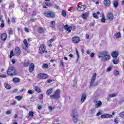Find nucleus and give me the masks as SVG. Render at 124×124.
<instances>
[{
    "label": "nucleus",
    "instance_id": "f257e3e1",
    "mask_svg": "<svg viewBox=\"0 0 124 124\" xmlns=\"http://www.w3.org/2000/svg\"><path fill=\"white\" fill-rule=\"evenodd\" d=\"M72 117L73 118V121L75 123L78 122V115L77 113V110L76 109H73L72 112Z\"/></svg>",
    "mask_w": 124,
    "mask_h": 124
},
{
    "label": "nucleus",
    "instance_id": "f03ea898",
    "mask_svg": "<svg viewBox=\"0 0 124 124\" xmlns=\"http://www.w3.org/2000/svg\"><path fill=\"white\" fill-rule=\"evenodd\" d=\"M60 93L61 91L59 89L56 90L54 94L50 95L51 99H58V98H60Z\"/></svg>",
    "mask_w": 124,
    "mask_h": 124
},
{
    "label": "nucleus",
    "instance_id": "7ed1b4c3",
    "mask_svg": "<svg viewBox=\"0 0 124 124\" xmlns=\"http://www.w3.org/2000/svg\"><path fill=\"white\" fill-rule=\"evenodd\" d=\"M111 58V56L107 54V55H105L103 56H98V58L101 59L102 61H104V62H106V61H109Z\"/></svg>",
    "mask_w": 124,
    "mask_h": 124
},
{
    "label": "nucleus",
    "instance_id": "20e7f679",
    "mask_svg": "<svg viewBox=\"0 0 124 124\" xmlns=\"http://www.w3.org/2000/svg\"><path fill=\"white\" fill-rule=\"evenodd\" d=\"M15 69L13 67H11L9 68L7 71V74L8 75H10L11 76L12 75H15Z\"/></svg>",
    "mask_w": 124,
    "mask_h": 124
},
{
    "label": "nucleus",
    "instance_id": "39448f33",
    "mask_svg": "<svg viewBox=\"0 0 124 124\" xmlns=\"http://www.w3.org/2000/svg\"><path fill=\"white\" fill-rule=\"evenodd\" d=\"M44 15L46 16V17H48L49 18H53L54 16H55V14L53 13V12H46L44 13Z\"/></svg>",
    "mask_w": 124,
    "mask_h": 124
},
{
    "label": "nucleus",
    "instance_id": "423d86ee",
    "mask_svg": "<svg viewBox=\"0 0 124 124\" xmlns=\"http://www.w3.org/2000/svg\"><path fill=\"white\" fill-rule=\"evenodd\" d=\"M112 117L113 115L107 113H104L101 116V119H110Z\"/></svg>",
    "mask_w": 124,
    "mask_h": 124
},
{
    "label": "nucleus",
    "instance_id": "0eeeda50",
    "mask_svg": "<svg viewBox=\"0 0 124 124\" xmlns=\"http://www.w3.org/2000/svg\"><path fill=\"white\" fill-rule=\"evenodd\" d=\"M46 47L44 45H42L40 46L39 48V53L40 54H43L45 52Z\"/></svg>",
    "mask_w": 124,
    "mask_h": 124
},
{
    "label": "nucleus",
    "instance_id": "6e6552de",
    "mask_svg": "<svg viewBox=\"0 0 124 124\" xmlns=\"http://www.w3.org/2000/svg\"><path fill=\"white\" fill-rule=\"evenodd\" d=\"M38 78L39 79H46L48 78V76L45 74H39L38 75Z\"/></svg>",
    "mask_w": 124,
    "mask_h": 124
},
{
    "label": "nucleus",
    "instance_id": "1a4fd4ad",
    "mask_svg": "<svg viewBox=\"0 0 124 124\" xmlns=\"http://www.w3.org/2000/svg\"><path fill=\"white\" fill-rule=\"evenodd\" d=\"M94 103H95V108H99L101 105H102V102L100 101H93Z\"/></svg>",
    "mask_w": 124,
    "mask_h": 124
},
{
    "label": "nucleus",
    "instance_id": "9d476101",
    "mask_svg": "<svg viewBox=\"0 0 124 124\" xmlns=\"http://www.w3.org/2000/svg\"><path fill=\"white\" fill-rule=\"evenodd\" d=\"M80 41V38L79 37H74L72 38V42L73 43H75L76 44H77L78 42Z\"/></svg>",
    "mask_w": 124,
    "mask_h": 124
},
{
    "label": "nucleus",
    "instance_id": "9b49d317",
    "mask_svg": "<svg viewBox=\"0 0 124 124\" xmlns=\"http://www.w3.org/2000/svg\"><path fill=\"white\" fill-rule=\"evenodd\" d=\"M86 8V5H82L77 8L78 11H84Z\"/></svg>",
    "mask_w": 124,
    "mask_h": 124
},
{
    "label": "nucleus",
    "instance_id": "f8f14e48",
    "mask_svg": "<svg viewBox=\"0 0 124 124\" xmlns=\"http://www.w3.org/2000/svg\"><path fill=\"white\" fill-rule=\"evenodd\" d=\"M114 18V16H113V14L112 13H109L108 15V21H112L113 20V18Z\"/></svg>",
    "mask_w": 124,
    "mask_h": 124
},
{
    "label": "nucleus",
    "instance_id": "ddd939ff",
    "mask_svg": "<svg viewBox=\"0 0 124 124\" xmlns=\"http://www.w3.org/2000/svg\"><path fill=\"white\" fill-rule=\"evenodd\" d=\"M64 29L66 31H69V32H70V31H71V30H72V27L71 26L68 27L67 26V25H66L64 26Z\"/></svg>",
    "mask_w": 124,
    "mask_h": 124
},
{
    "label": "nucleus",
    "instance_id": "4468645a",
    "mask_svg": "<svg viewBox=\"0 0 124 124\" xmlns=\"http://www.w3.org/2000/svg\"><path fill=\"white\" fill-rule=\"evenodd\" d=\"M86 98H87V95L86 93H84L82 94L81 98L80 100L81 102L83 103L84 102V101L85 100Z\"/></svg>",
    "mask_w": 124,
    "mask_h": 124
},
{
    "label": "nucleus",
    "instance_id": "2eb2a0df",
    "mask_svg": "<svg viewBox=\"0 0 124 124\" xmlns=\"http://www.w3.org/2000/svg\"><path fill=\"white\" fill-rule=\"evenodd\" d=\"M34 68V64H33V63H32L30 65V67L29 68L30 72H32V71H33Z\"/></svg>",
    "mask_w": 124,
    "mask_h": 124
},
{
    "label": "nucleus",
    "instance_id": "dca6fc26",
    "mask_svg": "<svg viewBox=\"0 0 124 124\" xmlns=\"http://www.w3.org/2000/svg\"><path fill=\"white\" fill-rule=\"evenodd\" d=\"M103 3L106 6H109V5L111 4V2L109 1V0H104L103 1Z\"/></svg>",
    "mask_w": 124,
    "mask_h": 124
},
{
    "label": "nucleus",
    "instance_id": "f3484780",
    "mask_svg": "<svg viewBox=\"0 0 124 124\" xmlns=\"http://www.w3.org/2000/svg\"><path fill=\"white\" fill-rule=\"evenodd\" d=\"M118 55L119 53H118V52L116 51H113L111 54L112 57L114 59H116V58H117V57H118Z\"/></svg>",
    "mask_w": 124,
    "mask_h": 124
},
{
    "label": "nucleus",
    "instance_id": "a211bd4d",
    "mask_svg": "<svg viewBox=\"0 0 124 124\" xmlns=\"http://www.w3.org/2000/svg\"><path fill=\"white\" fill-rule=\"evenodd\" d=\"M15 53L17 56H19L21 53V50L19 47H16L15 48Z\"/></svg>",
    "mask_w": 124,
    "mask_h": 124
},
{
    "label": "nucleus",
    "instance_id": "6ab92c4d",
    "mask_svg": "<svg viewBox=\"0 0 124 124\" xmlns=\"http://www.w3.org/2000/svg\"><path fill=\"white\" fill-rule=\"evenodd\" d=\"M1 38L2 40L5 41L6 40V38H7V35L6 33H4L1 35Z\"/></svg>",
    "mask_w": 124,
    "mask_h": 124
},
{
    "label": "nucleus",
    "instance_id": "aec40b11",
    "mask_svg": "<svg viewBox=\"0 0 124 124\" xmlns=\"http://www.w3.org/2000/svg\"><path fill=\"white\" fill-rule=\"evenodd\" d=\"M100 55L99 56H101L102 57H103V56H106L107 55H108V51H101L100 52Z\"/></svg>",
    "mask_w": 124,
    "mask_h": 124
},
{
    "label": "nucleus",
    "instance_id": "412c9836",
    "mask_svg": "<svg viewBox=\"0 0 124 124\" xmlns=\"http://www.w3.org/2000/svg\"><path fill=\"white\" fill-rule=\"evenodd\" d=\"M53 93V88H50V89H48V90H47L46 94L47 95H50V94H51V93Z\"/></svg>",
    "mask_w": 124,
    "mask_h": 124
},
{
    "label": "nucleus",
    "instance_id": "4be33fe9",
    "mask_svg": "<svg viewBox=\"0 0 124 124\" xmlns=\"http://www.w3.org/2000/svg\"><path fill=\"white\" fill-rule=\"evenodd\" d=\"M4 87L7 90H10L11 89V86L6 83H4Z\"/></svg>",
    "mask_w": 124,
    "mask_h": 124
},
{
    "label": "nucleus",
    "instance_id": "5701e85b",
    "mask_svg": "<svg viewBox=\"0 0 124 124\" xmlns=\"http://www.w3.org/2000/svg\"><path fill=\"white\" fill-rule=\"evenodd\" d=\"M55 26H56L55 22L54 21H51L50 22V27L54 29V28H55Z\"/></svg>",
    "mask_w": 124,
    "mask_h": 124
},
{
    "label": "nucleus",
    "instance_id": "b1692460",
    "mask_svg": "<svg viewBox=\"0 0 124 124\" xmlns=\"http://www.w3.org/2000/svg\"><path fill=\"white\" fill-rule=\"evenodd\" d=\"M13 82H14L15 83H19V82H20V79L17 78H14L13 79Z\"/></svg>",
    "mask_w": 124,
    "mask_h": 124
},
{
    "label": "nucleus",
    "instance_id": "393cba45",
    "mask_svg": "<svg viewBox=\"0 0 124 124\" xmlns=\"http://www.w3.org/2000/svg\"><path fill=\"white\" fill-rule=\"evenodd\" d=\"M76 53H77V56L78 57L76 62H78V61H79V52H78V50L77 49V48H76Z\"/></svg>",
    "mask_w": 124,
    "mask_h": 124
},
{
    "label": "nucleus",
    "instance_id": "a878e982",
    "mask_svg": "<svg viewBox=\"0 0 124 124\" xmlns=\"http://www.w3.org/2000/svg\"><path fill=\"white\" fill-rule=\"evenodd\" d=\"M106 21V19H105V16H104V14H102V18H101V22H103L104 23Z\"/></svg>",
    "mask_w": 124,
    "mask_h": 124
},
{
    "label": "nucleus",
    "instance_id": "bb28decb",
    "mask_svg": "<svg viewBox=\"0 0 124 124\" xmlns=\"http://www.w3.org/2000/svg\"><path fill=\"white\" fill-rule=\"evenodd\" d=\"M118 95V93L114 94H109L108 95V97H115V96H117Z\"/></svg>",
    "mask_w": 124,
    "mask_h": 124
},
{
    "label": "nucleus",
    "instance_id": "cd10ccee",
    "mask_svg": "<svg viewBox=\"0 0 124 124\" xmlns=\"http://www.w3.org/2000/svg\"><path fill=\"white\" fill-rule=\"evenodd\" d=\"M113 5H114V7H118V5H119V4L118 3V1H113Z\"/></svg>",
    "mask_w": 124,
    "mask_h": 124
},
{
    "label": "nucleus",
    "instance_id": "c85d7f7f",
    "mask_svg": "<svg viewBox=\"0 0 124 124\" xmlns=\"http://www.w3.org/2000/svg\"><path fill=\"white\" fill-rule=\"evenodd\" d=\"M35 91L37 93H41V91L40 90V88L39 87L36 86L35 87Z\"/></svg>",
    "mask_w": 124,
    "mask_h": 124
},
{
    "label": "nucleus",
    "instance_id": "c756f323",
    "mask_svg": "<svg viewBox=\"0 0 124 124\" xmlns=\"http://www.w3.org/2000/svg\"><path fill=\"white\" fill-rule=\"evenodd\" d=\"M81 16L83 18V19H87V17H88V16H89V15H88V14H83Z\"/></svg>",
    "mask_w": 124,
    "mask_h": 124
},
{
    "label": "nucleus",
    "instance_id": "7c9ffc66",
    "mask_svg": "<svg viewBox=\"0 0 124 124\" xmlns=\"http://www.w3.org/2000/svg\"><path fill=\"white\" fill-rule=\"evenodd\" d=\"M96 78V73H94L93 74V76L92 78V80L95 81Z\"/></svg>",
    "mask_w": 124,
    "mask_h": 124
},
{
    "label": "nucleus",
    "instance_id": "2f4dec72",
    "mask_svg": "<svg viewBox=\"0 0 124 124\" xmlns=\"http://www.w3.org/2000/svg\"><path fill=\"white\" fill-rule=\"evenodd\" d=\"M22 49L24 50V51H27V48H28L29 46H25V45H22Z\"/></svg>",
    "mask_w": 124,
    "mask_h": 124
},
{
    "label": "nucleus",
    "instance_id": "473e14b6",
    "mask_svg": "<svg viewBox=\"0 0 124 124\" xmlns=\"http://www.w3.org/2000/svg\"><path fill=\"white\" fill-rule=\"evenodd\" d=\"M119 117L122 118H124V111L120 112L119 114Z\"/></svg>",
    "mask_w": 124,
    "mask_h": 124
},
{
    "label": "nucleus",
    "instance_id": "72a5a7b5",
    "mask_svg": "<svg viewBox=\"0 0 124 124\" xmlns=\"http://www.w3.org/2000/svg\"><path fill=\"white\" fill-rule=\"evenodd\" d=\"M16 99H17L18 100V101H20V100H22V97L21 96H16L15 97Z\"/></svg>",
    "mask_w": 124,
    "mask_h": 124
},
{
    "label": "nucleus",
    "instance_id": "f704fd0d",
    "mask_svg": "<svg viewBox=\"0 0 124 124\" xmlns=\"http://www.w3.org/2000/svg\"><path fill=\"white\" fill-rule=\"evenodd\" d=\"M46 6H48V7H50V6H52V5H53V4H52V3L49 2H46Z\"/></svg>",
    "mask_w": 124,
    "mask_h": 124
},
{
    "label": "nucleus",
    "instance_id": "c9c22d12",
    "mask_svg": "<svg viewBox=\"0 0 124 124\" xmlns=\"http://www.w3.org/2000/svg\"><path fill=\"white\" fill-rule=\"evenodd\" d=\"M10 58H11L13 56H14V53L13 52V50H11L10 51Z\"/></svg>",
    "mask_w": 124,
    "mask_h": 124
},
{
    "label": "nucleus",
    "instance_id": "e433bc0d",
    "mask_svg": "<svg viewBox=\"0 0 124 124\" xmlns=\"http://www.w3.org/2000/svg\"><path fill=\"white\" fill-rule=\"evenodd\" d=\"M42 67V68H48V64H43Z\"/></svg>",
    "mask_w": 124,
    "mask_h": 124
},
{
    "label": "nucleus",
    "instance_id": "4c0bfd02",
    "mask_svg": "<svg viewBox=\"0 0 124 124\" xmlns=\"http://www.w3.org/2000/svg\"><path fill=\"white\" fill-rule=\"evenodd\" d=\"M23 43H24V45L25 46H29L27 39L24 40V41H23Z\"/></svg>",
    "mask_w": 124,
    "mask_h": 124
},
{
    "label": "nucleus",
    "instance_id": "58836bf2",
    "mask_svg": "<svg viewBox=\"0 0 124 124\" xmlns=\"http://www.w3.org/2000/svg\"><path fill=\"white\" fill-rule=\"evenodd\" d=\"M43 31V29L42 28H39L38 29V32L39 33H42V32Z\"/></svg>",
    "mask_w": 124,
    "mask_h": 124
},
{
    "label": "nucleus",
    "instance_id": "ea45409f",
    "mask_svg": "<svg viewBox=\"0 0 124 124\" xmlns=\"http://www.w3.org/2000/svg\"><path fill=\"white\" fill-rule=\"evenodd\" d=\"M93 16L95 19H98V16L95 13L93 14Z\"/></svg>",
    "mask_w": 124,
    "mask_h": 124
},
{
    "label": "nucleus",
    "instance_id": "a19ab883",
    "mask_svg": "<svg viewBox=\"0 0 124 124\" xmlns=\"http://www.w3.org/2000/svg\"><path fill=\"white\" fill-rule=\"evenodd\" d=\"M29 116H30V117H33V112L29 111Z\"/></svg>",
    "mask_w": 124,
    "mask_h": 124
},
{
    "label": "nucleus",
    "instance_id": "79ce46f5",
    "mask_svg": "<svg viewBox=\"0 0 124 124\" xmlns=\"http://www.w3.org/2000/svg\"><path fill=\"white\" fill-rule=\"evenodd\" d=\"M115 36L117 38H119L120 36H121V33L118 32L117 34H115Z\"/></svg>",
    "mask_w": 124,
    "mask_h": 124
},
{
    "label": "nucleus",
    "instance_id": "37998d69",
    "mask_svg": "<svg viewBox=\"0 0 124 124\" xmlns=\"http://www.w3.org/2000/svg\"><path fill=\"white\" fill-rule=\"evenodd\" d=\"M62 15L63 17H66V12H65V11H62Z\"/></svg>",
    "mask_w": 124,
    "mask_h": 124
},
{
    "label": "nucleus",
    "instance_id": "c03bdc74",
    "mask_svg": "<svg viewBox=\"0 0 124 124\" xmlns=\"http://www.w3.org/2000/svg\"><path fill=\"white\" fill-rule=\"evenodd\" d=\"M113 62L114 64H118V60L117 59H114L113 60Z\"/></svg>",
    "mask_w": 124,
    "mask_h": 124
},
{
    "label": "nucleus",
    "instance_id": "a18cd8bd",
    "mask_svg": "<svg viewBox=\"0 0 124 124\" xmlns=\"http://www.w3.org/2000/svg\"><path fill=\"white\" fill-rule=\"evenodd\" d=\"M114 75L118 76V75H119V71L115 70L114 72Z\"/></svg>",
    "mask_w": 124,
    "mask_h": 124
},
{
    "label": "nucleus",
    "instance_id": "49530a36",
    "mask_svg": "<svg viewBox=\"0 0 124 124\" xmlns=\"http://www.w3.org/2000/svg\"><path fill=\"white\" fill-rule=\"evenodd\" d=\"M94 81L95 80H93V79L91 80V82L90 83V87H92L93 86V83H94Z\"/></svg>",
    "mask_w": 124,
    "mask_h": 124
},
{
    "label": "nucleus",
    "instance_id": "de8ad7c7",
    "mask_svg": "<svg viewBox=\"0 0 124 124\" xmlns=\"http://www.w3.org/2000/svg\"><path fill=\"white\" fill-rule=\"evenodd\" d=\"M1 28H3L4 27V21L3 20H1V24L0 25Z\"/></svg>",
    "mask_w": 124,
    "mask_h": 124
},
{
    "label": "nucleus",
    "instance_id": "09e8293b",
    "mask_svg": "<svg viewBox=\"0 0 124 124\" xmlns=\"http://www.w3.org/2000/svg\"><path fill=\"white\" fill-rule=\"evenodd\" d=\"M95 113V110L93 109H91V113L92 115H93V114H94Z\"/></svg>",
    "mask_w": 124,
    "mask_h": 124
},
{
    "label": "nucleus",
    "instance_id": "8fccbe9b",
    "mask_svg": "<svg viewBox=\"0 0 124 124\" xmlns=\"http://www.w3.org/2000/svg\"><path fill=\"white\" fill-rule=\"evenodd\" d=\"M38 98L39 99H42V98H43V94H40L38 96Z\"/></svg>",
    "mask_w": 124,
    "mask_h": 124
},
{
    "label": "nucleus",
    "instance_id": "3c124183",
    "mask_svg": "<svg viewBox=\"0 0 124 124\" xmlns=\"http://www.w3.org/2000/svg\"><path fill=\"white\" fill-rule=\"evenodd\" d=\"M119 118H115L114 119V123H116V124H119Z\"/></svg>",
    "mask_w": 124,
    "mask_h": 124
},
{
    "label": "nucleus",
    "instance_id": "603ef678",
    "mask_svg": "<svg viewBox=\"0 0 124 124\" xmlns=\"http://www.w3.org/2000/svg\"><path fill=\"white\" fill-rule=\"evenodd\" d=\"M27 93H30V94H32V93H33V92L31 90H29Z\"/></svg>",
    "mask_w": 124,
    "mask_h": 124
},
{
    "label": "nucleus",
    "instance_id": "864d4df0",
    "mask_svg": "<svg viewBox=\"0 0 124 124\" xmlns=\"http://www.w3.org/2000/svg\"><path fill=\"white\" fill-rule=\"evenodd\" d=\"M24 65L25 66H29V65H30V62H27L24 63Z\"/></svg>",
    "mask_w": 124,
    "mask_h": 124
},
{
    "label": "nucleus",
    "instance_id": "5fc2aeb1",
    "mask_svg": "<svg viewBox=\"0 0 124 124\" xmlns=\"http://www.w3.org/2000/svg\"><path fill=\"white\" fill-rule=\"evenodd\" d=\"M6 115H10L11 114V110H8L6 112Z\"/></svg>",
    "mask_w": 124,
    "mask_h": 124
},
{
    "label": "nucleus",
    "instance_id": "6e6d98bb",
    "mask_svg": "<svg viewBox=\"0 0 124 124\" xmlns=\"http://www.w3.org/2000/svg\"><path fill=\"white\" fill-rule=\"evenodd\" d=\"M60 64L62 65V66H64V64L63 63V61H62V60L60 61Z\"/></svg>",
    "mask_w": 124,
    "mask_h": 124
},
{
    "label": "nucleus",
    "instance_id": "4d7b16f0",
    "mask_svg": "<svg viewBox=\"0 0 124 124\" xmlns=\"http://www.w3.org/2000/svg\"><path fill=\"white\" fill-rule=\"evenodd\" d=\"M21 10L22 11H26V10H27V8H24V6H22V7H21Z\"/></svg>",
    "mask_w": 124,
    "mask_h": 124
},
{
    "label": "nucleus",
    "instance_id": "13d9d810",
    "mask_svg": "<svg viewBox=\"0 0 124 124\" xmlns=\"http://www.w3.org/2000/svg\"><path fill=\"white\" fill-rule=\"evenodd\" d=\"M0 77L1 78H6V75H0Z\"/></svg>",
    "mask_w": 124,
    "mask_h": 124
},
{
    "label": "nucleus",
    "instance_id": "bf43d9fd",
    "mask_svg": "<svg viewBox=\"0 0 124 124\" xmlns=\"http://www.w3.org/2000/svg\"><path fill=\"white\" fill-rule=\"evenodd\" d=\"M13 31H12V29H10L8 32L9 34H12V32Z\"/></svg>",
    "mask_w": 124,
    "mask_h": 124
},
{
    "label": "nucleus",
    "instance_id": "052dcab7",
    "mask_svg": "<svg viewBox=\"0 0 124 124\" xmlns=\"http://www.w3.org/2000/svg\"><path fill=\"white\" fill-rule=\"evenodd\" d=\"M36 16V11H33V14H32V17H33V16Z\"/></svg>",
    "mask_w": 124,
    "mask_h": 124
},
{
    "label": "nucleus",
    "instance_id": "680f3d73",
    "mask_svg": "<svg viewBox=\"0 0 124 124\" xmlns=\"http://www.w3.org/2000/svg\"><path fill=\"white\" fill-rule=\"evenodd\" d=\"M25 31H26L27 32H29V28H25Z\"/></svg>",
    "mask_w": 124,
    "mask_h": 124
},
{
    "label": "nucleus",
    "instance_id": "e2e57ef3",
    "mask_svg": "<svg viewBox=\"0 0 124 124\" xmlns=\"http://www.w3.org/2000/svg\"><path fill=\"white\" fill-rule=\"evenodd\" d=\"M111 70H112V68H108L107 69V71H111Z\"/></svg>",
    "mask_w": 124,
    "mask_h": 124
},
{
    "label": "nucleus",
    "instance_id": "0e129e2a",
    "mask_svg": "<svg viewBox=\"0 0 124 124\" xmlns=\"http://www.w3.org/2000/svg\"><path fill=\"white\" fill-rule=\"evenodd\" d=\"M91 58H93V57H94V53H92L91 54Z\"/></svg>",
    "mask_w": 124,
    "mask_h": 124
},
{
    "label": "nucleus",
    "instance_id": "69168bd1",
    "mask_svg": "<svg viewBox=\"0 0 124 124\" xmlns=\"http://www.w3.org/2000/svg\"><path fill=\"white\" fill-rule=\"evenodd\" d=\"M101 112H98L97 114H96V116H100V115H101Z\"/></svg>",
    "mask_w": 124,
    "mask_h": 124
},
{
    "label": "nucleus",
    "instance_id": "338daca9",
    "mask_svg": "<svg viewBox=\"0 0 124 124\" xmlns=\"http://www.w3.org/2000/svg\"><path fill=\"white\" fill-rule=\"evenodd\" d=\"M94 26V23H91L90 24V27H93Z\"/></svg>",
    "mask_w": 124,
    "mask_h": 124
},
{
    "label": "nucleus",
    "instance_id": "774afa93",
    "mask_svg": "<svg viewBox=\"0 0 124 124\" xmlns=\"http://www.w3.org/2000/svg\"><path fill=\"white\" fill-rule=\"evenodd\" d=\"M87 54L89 55L91 53V50H88L86 52Z\"/></svg>",
    "mask_w": 124,
    "mask_h": 124
}]
</instances>
